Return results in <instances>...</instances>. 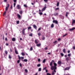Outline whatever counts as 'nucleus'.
<instances>
[{
	"label": "nucleus",
	"mask_w": 75,
	"mask_h": 75,
	"mask_svg": "<svg viewBox=\"0 0 75 75\" xmlns=\"http://www.w3.org/2000/svg\"><path fill=\"white\" fill-rule=\"evenodd\" d=\"M67 52L68 54H69V53H70V50H68Z\"/></svg>",
	"instance_id": "62"
},
{
	"label": "nucleus",
	"mask_w": 75,
	"mask_h": 75,
	"mask_svg": "<svg viewBox=\"0 0 75 75\" xmlns=\"http://www.w3.org/2000/svg\"><path fill=\"white\" fill-rule=\"evenodd\" d=\"M40 66H41V64H39L37 65V67H40Z\"/></svg>",
	"instance_id": "37"
},
{
	"label": "nucleus",
	"mask_w": 75,
	"mask_h": 75,
	"mask_svg": "<svg viewBox=\"0 0 75 75\" xmlns=\"http://www.w3.org/2000/svg\"><path fill=\"white\" fill-rule=\"evenodd\" d=\"M59 2H58L57 3V6L58 7V6H59Z\"/></svg>",
	"instance_id": "21"
},
{
	"label": "nucleus",
	"mask_w": 75,
	"mask_h": 75,
	"mask_svg": "<svg viewBox=\"0 0 75 75\" xmlns=\"http://www.w3.org/2000/svg\"><path fill=\"white\" fill-rule=\"evenodd\" d=\"M38 62H40L41 61V59H38Z\"/></svg>",
	"instance_id": "52"
},
{
	"label": "nucleus",
	"mask_w": 75,
	"mask_h": 75,
	"mask_svg": "<svg viewBox=\"0 0 75 75\" xmlns=\"http://www.w3.org/2000/svg\"><path fill=\"white\" fill-rule=\"evenodd\" d=\"M25 72H28V70L27 69H25Z\"/></svg>",
	"instance_id": "44"
},
{
	"label": "nucleus",
	"mask_w": 75,
	"mask_h": 75,
	"mask_svg": "<svg viewBox=\"0 0 75 75\" xmlns=\"http://www.w3.org/2000/svg\"><path fill=\"white\" fill-rule=\"evenodd\" d=\"M47 8V6H45L42 9V10L41 11L42 12H43V11H45V9Z\"/></svg>",
	"instance_id": "4"
},
{
	"label": "nucleus",
	"mask_w": 75,
	"mask_h": 75,
	"mask_svg": "<svg viewBox=\"0 0 75 75\" xmlns=\"http://www.w3.org/2000/svg\"><path fill=\"white\" fill-rule=\"evenodd\" d=\"M18 58L19 59H20V60H21V61H22L23 62H24V60H23V59H24V58L23 57H20V56L19 55H18Z\"/></svg>",
	"instance_id": "2"
},
{
	"label": "nucleus",
	"mask_w": 75,
	"mask_h": 75,
	"mask_svg": "<svg viewBox=\"0 0 75 75\" xmlns=\"http://www.w3.org/2000/svg\"><path fill=\"white\" fill-rule=\"evenodd\" d=\"M15 52L16 54H18V52H17V50H15Z\"/></svg>",
	"instance_id": "20"
},
{
	"label": "nucleus",
	"mask_w": 75,
	"mask_h": 75,
	"mask_svg": "<svg viewBox=\"0 0 75 75\" xmlns=\"http://www.w3.org/2000/svg\"><path fill=\"white\" fill-rule=\"evenodd\" d=\"M61 18L62 20H64V16H62L61 17Z\"/></svg>",
	"instance_id": "27"
},
{
	"label": "nucleus",
	"mask_w": 75,
	"mask_h": 75,
	"mask_svg": "<svg viewBox=\"0 0 75 75\" xmlns=\"http://www.w3.org/2000/svg\"><path fill=\"white\" fill-rule=\"evenodd\" d=\"M53 62H54V61L53 60H52V61L50 62V69H51V70H54L53 71L54 72H55V73H56V72H57L56 71V70H55L56 69H57V64L56 63L54 62L53 64L54 65V66H52V64H53Z\"/></svg>",
	"instance_id": "1"
},
{
	"label": "nucleus",
	"mask_w": 75,
	"mask_h": 75,
	"mask_svg": "<svg viewBox=\"0 0 75 75\" xmlns=\"http://www.w3.org/2000/svg\"><path fill=\"white\" fill-rule=\"evenodd\" d=\"M68 35V34L66 33L65 34L63 35V37H65V36H66V35Z\"/></svg>",
	"instance_id": "39"
},
{
	"label": "nucleus",
	"mask_w": 75,
	"mask_h": 75,
	"mask_svg": "<svg viewBox=\"0 0 75 75\" xmlns=\"http://www.w3.org/2000/svg\"><path fill=\"white\" fill-rule=\"evenodd\" d=\"M24 7H25V8H27V7H28V6H27V5H26V4H24V5H23Z\"/></svg>",
	"instance_id": "22"
},
{
	"label": "nucleus",
	"mask_w": 75,
	"mask_h": 75,
	"mask_svg": "<svg viewBox=\"0 0 75 75\" xmlns=\"http://www.w3.org/2000/svg\"><path fill=\"white\" fill-rule=\"evenodd\" d=\"M57 40L58 41H61V38H59L57 39Z\"/></svg>",
	"instance_id": "56"
},
{
	"label": "nucleus",
	"mask_w": 75,
	"mask_h": 75,
	"mask_svg": "<svg viewBox=\"0 0 75 75\" xmlns=\"http://www.w3.org/2000/svg\"><path fill=\"white\" fill-rule=\"evenodd\" d=\"M33 27L35 28V30H37V26H36L35 25H33Z\"/></svg>",
	"instance_id": "11"
},
{
	"label": "nucleus",
	"mask_w": 75,
	"mask_h": 75,
	"mask_svg": "<svg viewBox=\"0 0 75 75\" xmlns=\"http://www.w3.org/2000/svg\"><path fill=\"white\" fill-rule=\"evenodd\" d=\"M66 60L67 62H68V61H69V57H68L66 58Z\"/></svg>",
	"instance_id": "7"
},
{
	"label": "nucleus",
	"mask_w": 75,
	"mask_h": 75,
	"mask_svg": "<svg viewBox=\"0 0 75 75\" xmlns=\"http://www.w3.org/2000/svg\"><path fill=\"white\" fill-rule=\"evenodd\" d=\"M52 23H55L56 24H58V22L56 20H54L53 21Z\"/></svg>",
	"instance_id": "3"
},
{
	"label": "nucleus",
	"mask_w": 75,
	"mask_h": 75,
	"mask_svg": "<svg viewBox=\"0 0 75 75\" xmlns=\"http://www.w3.org/2000/svg\"><path fill=\"white\" fill-rule=\"evenodd\" d=\"M17 16L18 17V18H19V19H21V16H20V15L19 14H17Z\"/></svg>",
	"instance_id": "10"
},
{
	"label": "nucleus",
	"mask_w": 75,
	"mask_h": 75,
	"mask_svg": "<svg viewBox=\"0 0 75 75\" xmlns=\"http://www.w3.org/2000/svg\"><path fill=\"white\" fill-rule=\"evenodd\" d=\"M39 14L40 15H42V12H39Z\"/></svg>",
	"instance_id": "43"
},
{
	"label": "nucleus",
	"mask_w": 75,
	"mask_h": 75,
	"mask_svg": "<svg viewBox=\"0 0 75 75\" xmlns=\"http://www.w3.org/2000/svg\"><path fill=\"white\" fill-rule=\"evenodd\" d=\"M17 24H19V21H18L16 22Z\"/></svg>",
	"instance_id": "53"
},
{
	"label": "nucleus",
	"mask_w": 75,
	"mask_h": 75,
	"mask_svg": "<svg viewBox=\"0 0 75 75\" xmlns=\"http://www.w3.org/2000/svg\"><path fill=\"white\" fill-rule=\"evenodd\" d=\"M69 14V12H66L65 15L66 17H68V15Z\"/></svg>",
	"instance_id": "12"
},
{
	"label": "nucleus",
	"mask_w": 75,
	"mask_h": 75,
	"mask_svg": "<svg viewBox=\"0 0 75 75\" xmlns=\"http://www.w3.org/2000/svg\"><path fill=\"white\" fill-rule=\"evenodd\" d=\"M65 50L66 49L65 48H64V49H63V51L64 53H65Z\"/></svg>",
	"instance_id": "26"
},
{
	"label": "nucleus",
	"mask_w": 75,
	"mask_h": 75,
	"mask_svg": "<svg viewBox=\"0 0 75 75\" xmlns=\"http://www.w3.org/2000/svg\"><path fill=\"white\" fill-rule=\"evenodd\" d=\"M46 3H47L48 1V0H43Z\"/></svg>",
	"instance_id": "46"
},
{
	"label": "nucleus",
	"mask_w": 75,
	"mask_h": 75,
	"mask_svg": "<svg viewBox=\"0 0 75 75\" xmlns=\"http://www.w3.org/2000/svg\"><path fill=\"white\" fill-rule=\"evenodd\" d=\"M6 46H8V43H6Z\"/></svg>",
	"instance_id": "63"
},
{
	"label": "nucleus",
	"mask_w": 75,
	"mask_h": 75,
	"mask_svg": "<svg viewBox=\"0 0 75 75\" xmlns=\"http://www.w3.org/2000/svg\"><path fill=\"white\" fill-rule=\"evenodd\" d=\"M21 55H22L23 56H24V55H25V54L24 53L22 52L21 53Z\"/></svg>",
	"instance_id": "36"
},
{
	"label": "nucleus",
	"mask_w": 75,
	"mask_h": 75,
	"mask_svg": "<svg viewBox=\"0 0 75 75\" xmlns=\"http://www.w3.org/2000/svg\"><path fill=\"white\" fill-rule=\"evenodd\" d=\"M28 30H30V29H31V26H29V27H28Z\"/></svg>",
	"instance_id": "29"
},
{
	"label": "nucleus",
	"mask_w": 75,
	"mask_h": 75,
	"mask_svg": "<svg viewBox=\"0 0 75 75\" xmlns=\"http://www.w3.org/2000/svg\"><path fill=\"white\" fill-rule=\"evenodd\" d=\"M52 75H55V73H54V72H52Z\"/></svg>",
	"instance_id": "51"
},
{
	"label": "nucleus",
	"mask_w": 75,
	"mask_h": 75,
	"mask_svg": "<svg viewBox=\"0 0 75 75\" xmlns=\"http://www.w3.org/2000/svg\"><path fill=\"white\" fill-rule=\"evenodd\" d=\"M61 55L62 57H63L64 56V54L62 53H61L60 54Z\"/></svg>",
	"instance_id": "40"
},
{
	"label": "nucleus",
	"mask_w": 75,
	"mask_h": 75,
	"mask_svg": "<svg viewBox=\"0 0 75 75\" xmlns=\"http://www.w3.org/2000/svg\"><path fill=\"white\" fill-rule=\"evenodd\" d=\"M54 27V25L53 24H52L51 26V28H53Z\"/></svg>",
	"instance_id": "19"
},
{
	"label": "nucleus",
	"mask_w": 75,
	"mask_h": 75,
	"mask_svg": "<svg viewBox=\"0 0 75 75\" xmlns=\"http://www.w3.org/2000/svg\"><path fill=\"white\" fill-rule=\"evenodd\" d=\"M6 11H5L4 12V13H3L4 16H5V15L6 14Z\"/></svg>",
	"instance_id": "42"
},
{
	"label": "nucleus",
	"mask_w": 75,
	"mask_h": 75,
	"mask_svg": "<svg viewBox=\"0 0 75 75\" xmlns=\"http://www.w3.org/2000/svg\"><path fill=\"white\" fill-rule=\"evenodd\" d=\"M41 71V68H39L38 69V71Z\"/></svg>",
	"instance_id": "38"
},
{
	"label": "nucleus",
	"mask_w": 75,
	"mask_h": 75,
	"mask_svg": "<svg viewBox=\"0 0 75 75\" xmlns=\"http://www.w3.org/2000/svg\"><path fill=\"white\" fill-rule=\"evenodd\" d=\"M6 7H7V8H8V7H9V4H7V6Z\"/></svg>",
	"instance_id": "60"
},
{
	"label": "nucleus",
	"mask_w": 75,
	"mask_h": 75,
	"mask_svg": "<svg viewBox=\"0 0 75 75\" xmlns=\"http://www.w3.org/2000/svg\"><path fill=\"white\" fill-rule=\"evenodd\" d=\"M72 49L73 50H75V46H73L72 47Z\"/></svg>",
	"instance_id": "57"
},
{
	"label": "nucleus",
	"mask_w": 75,
	"mask_h": 75,
	"mask_svg": "<svg viewBox=\"0 0 75 75\" xmlns=\"http://www.w3.org/2000/svg\"><path fill=\"white\" fill-rule=\"evenodd\" d=\"M38 36H40V35H41V33H39L38 34Z\"/></svg>",
	"instance_id": "58"
},
{
	"label": "nucleus",
	"mask_w": 75,
	"mask_h": 75,
	"mask_svg": "<svg viewBox=\"0 0 75 75\" xmlns=\"http://www.w3.org/2000/svg\"><path fill=\"white\" fill-rule=\"evenodd\" d=\"M30 51H33V47H31L30 49Z\"/></svg>",
	"instance_id": "34"
},
{
	"label": "nucleus",
	"mask_w": 75,
	"mask_h": 75,
	"mask_svg": "<svg viewBox=\"0 0 75 75\" xmlns=\"http://www.w3.org/2000/svg\"><path fill=\"white\" fill-rule=\"evenodd\" d=\"M48 49V47H46L45 48V50H47Z\"/></svg>",
	"instance_id": "59"
},
{
	"label": "nucleus",
	"mask_w": 75,
	"mask_h": 75,
	"mask_svg": "<svg viewBox=\"0 0 75 75\" xmlns=\"http://www.w3.org/2000/svg\"><path fill=\"white\" fill-rule=\"evenodd\" d=\"M43 38H42V40H44L45 39V37H44V36H42Z\"/></svg>",
	"instance_id": "30"
},
{
	"label": "nucleus",
	"mask_w": 75,
	"mask_h": 75,
	"mask_svg": "<svg viewBox=\"0 0 75 75\" xmlns=\"http://www.w3.org/2000/svg\"><path fill=\"white\" fill-rule=\"evenodd\" d=\"M29 36H30V37H32L33 36V34L32 33H30L29 34Z\"/></svg>",
	"instance_id": "48"
},
{
	"label": "nucleus",
	"mask_w": 75,
	"mask_h": 75,
	"mask_svg": "<svg viewBox=\"0 0 75 75\" xmlns=\"http://www.w3.org/2000/svg\"><path fill=\"white\" fill-rule=\"evenodd\" d=\"M35 44H38V40H35Z\"/></svg>",
	"instance_id": "17"
},
{
	"label": "nucleus",
	"mask_w": 75,
	"mask_h": 75,
	"mask_svg": "<svg viewBox=\"0 0 75 75\" xmlns=\"http://www.w3.org/2000/svg\"><path fill=\"white\" fill-rule=\"evenodd\" d=\"M5 52L6 55H7V54H8V52H7V51H5Z\"/></svg>",
	"instance_id": "35"
},
{
	"label": "nucleus",
	"mask_w": 75,
	"mask_h": 75,
	"mask_svg": "<svg viewBox=\"0 0 75 75\" xmlns=\"http://www.w3.org/2000/svg\"><path fill=\"white\" fill-rule=\"evenodd\" d=\"M14 3H16L17 2V0H13Z\"/></svg>",
	"instance_id": "50"
},
{
	"label": "nucleus",
	"mask_w": 75,
	"mask_h": 75,
	"mask_svg": "<svg viewBox=\"0 0 75 75\" xmlns=\"http://www.w3.org/2000/svg\"><path fill=\"white\" fill-rule=\"evenodd\" d=\"M41 28H39L38 29V30L37 31L38 32V31H40V30H41Z\"/></svg>",
	"instance_id": "41"
},
{
	"label": "nucleus",
	"mask_w": 75,
	"mask_h": 75,
	"mask_svg": "<svg viewBox=\"0 0 75 75\" xmlns=\"http://www.w3.org/2000/svg\"><path fill=\"white\" fill-rule=\"evenodd\" d=\"M16 7L17 9H20V8H21V7H20L19 5H18Z\"/></svg>",
	"instance_id": "6"
},
{
	"label": "nucleus",
	"mask_w": 75,
	"mask_h": 75,
	"mask_svg": "<svg viewBox=\"0 0 75 75\" xmlns=\"http://www.w3.org/2000/svg\"><path fill=\"white\" fill-rule=\"evenodd\" d=\"M8 57H9V58H10V59H11V56L10 54L8 55Z\"/></svg>",
	"instance_id": "32"
},
{
	"label": "nucleus",
	"mask_w": 75,
	"mask_h": 75,
	"mask_svg": "<svg viewBox=\"0 0 75 75\" xmlns=\"http://www.w3.org/2000/svg\"><path fill=\"white\" fill-rule=\"evenodd\" d=\"M25 31H22V34L23 35H25Z\"/></svg>",
	"instance_id": "14"
},
{
	"label": "nucleus",
	"mask_w": 75,
	"mask_h": 75,
	"mask_svg": "<svg viewBox=\"0 0 75 75\" xmlns=\"http://www.w3.org/2000/svg\"><path fill=\"white\" fill-rule=\"evenodd\" d=\"M25 28H23V29L22 31H25Z\"/></svg>",
	"instance_id": "54"
},
{
	"label": "nucleus",
	"mask_w": 75,
	"mask_h": 75,
	"mask_svg": "<svg viewBox=\"0 0 75 75\" xmlns=\"http://www.w3.org/2000/svg\"><path fill=\"white\" fill-rule=\"evenodd\" d=\"M16 3H14L13 4V7H15V6H16Z\"/></svg>",
	"instance_id": "49"
},
{
	"label": "nucleus",
	"mask_w": 75,
	"mask_h": 75,
	"mask_svg": "<svg viewBox=\"0 0 75 75\" xmlns=\"http://www.w3.org/2000/svg\"><path fill=\"white\" fill-rule=\"evenodd\" d=\"M69 68H70V67H67L64 70L65 71H67V70H69Z\"/></svg>",
	"instance_id": "9"
},
{
	"label": "nucleus",
	"mask_w": 75,
	"mask_h": 75,
	"mask_svg": "<svg viewBox=\"0 0 75 75\" xmlns=\"http://www.w3.org/2000/svg\"><path fill=\"white\" fill-rule=\"evenodd\" d=\"M19 13L21 14V15H22V14H23V11H21L19 12Z\"/></svg>",
	"instance_id": "23"
},
{
	"label": "nucleus",
	"mask_w": 75,
	"mask_h": 75,
	"mask_svg": "<svg viewBox=\"0 0 75 75\" xmlns=\"http://www.w3.org/2000/svg\"><path fill=\"white\" fill-rule=\"evenodd\" d=\"M20 60L19 59L17 61V63H18V64L19 63H20Z\"/></svg>",
	"instance_id": "31"
},
{
	"label": "nucleus",
	"mask_w": 75,
	"mask_h": 75,
	"mask_svg": "<svg viewBox=\"0 0 75 75\" xmlns=\"http://www.w3.org/2000/svg\"><path fill=\"white\" fill-rule=\"evenodd\" d=\"M12 40L13 41H16V38H12Z\"/></svg>",
	"instance_id": "15"
},
{
	"label": "nucleus",
	"mask_w": 75,
	"mask_h": 75,
	"mask_svg": "<svg viewBox=\"0 0 75 75\" xmlns=\"http://www.w3.org/2000/svg\"><path fill=\"white\" fill-rule=\"evenodd\" d=\"M74 24H75V20H73L72 21V25H74Z\"/></svg>",
	"instance_id": "8"
},
{
	"label": "nucleus",
	"mask_w": 75,
	"mask_h": 75,
	"mask_svg": "<svg viewBox=\"0 0 75 75\" xmlns=\"http://www.w3.org/2000/svg\"><path fill=\"white\" fill-rule=\"evenodd\" d=\"M71 54L69 53L68 54V57H71Z\"/></svg>",
	"instance_id": "33"
},
{
	"label": "nucleus",
	"mask_w": 75,
	"mask_h": 75,
	"mask_svg": "<svg viewBox=\"0 0 75 75\" xmlns=\"http://www.w3.org/2000/svg\"><path fill=\"white\" fill-rule=\"evenodd\" d=\"M47 75H51V74L49 73H47Z\"/></svg>",
	"instance_id": "55"
},
{
	"label": "nucleus",
	"mask_w": 75,
	"mask_h": 75,
	"mask_svg": "<svg viewBox=\"0 0 75 75\" xmlns=\"http://www.w3.org/2000/svg\"><path fill=\"white\" fill-rule=\"evenodd\" d=\"M45 61H46V59H45L42 61L43 63H45Z\"/></svg>",
	"instance_id": "28"
},
{
	"label": "nucleus",
	"mask_w": 75,
	"mask_h": 75,
	"mask_svg": "<svg viewBox=\"0 0 75 75\" xmlns=\"http://www.w3.org/2000/svg\"><path fill=\"white\" fill-rule=\"evenodd\" d=\"M28 61V60L27 59H25L23 60V62H27Z\"/></svg>",
	"instance_id": "25"
},
{
	"label": "nucleus",
	"mask_w": 75,
	"mask_h": 75,
	"mask_svg": "<svg viewBox=\"0 0 75 75\" xmlns=\"http://www.w3.org/2000/svg\"><path fill=\"white\" fill-rule=\"evenodd\" d=\"M62 63V62H61V61H59L58 62V65H60V64H61V63Z\"/></svg>",
	"instance_id": "13"
},
{
	"label": "nucleus",
	"mask_w": 75,
	"mask_h": 75,
	"mask_svg": "<svg viewBox=\"0 0 75 75\" xmlns=\"http://www.w3.org/2000/svg\"><path fill=\"white\" fill-rule=\"evenodd\" d=\"M5 40L7 41V37L5 38Z\"/></svg>",
	"instance_id": "64"
},
{
	"label": "nucleus",
	"mask_w": 75,
	"mask_h": 75,
	"mask_svg": "<svg viewBox=\"0 0 75 75\" xmlns=\"http://www.w3.org/2000/svg\"><path fill=\"white\" fill-rule=\"evenodd\" d=\"M57 42V41H54V42H53V43L55 44V43H56V42Z\"/></svg>",
	"instance_id": "61"
},
{
	"label": "nucleus",
	"mask_w": 75,
	"mask_h": 75,
	"mask_svg": "<svg viewBox=\"0 0 75 75\" xmlns=\"http://www.w3.org/2000/svg\"><path fill=\"white\" fill-rule=\"evenodd\" d=\"M37 47H40V46H41V43L37 44Z\"/></svg>",
	"instance_id": "24"
},
{
	"label": "nucleus",
	"mask_w": 75,
	"mask_h": 75,
	"mask_svg": "<svg viewBox=\"0 0 75 75\" xmlns=\"http://www.w3.org/2000/svg\"><path fill=\"white\" fill-rule=\"evenodd\" d=\"M19 65H20V67H22V64H21V63H20L19 64Z\"/></svg>",
	"instance_id": "47"
},
{
	"label": "nucleus",
	"mask_w": 75,
	"mask_h": 75,
	"mask_svg": "<svg viewBox=\"0 0 75 75\" xmlns=\"http://www.w3.org/2000/svg\"><path fill=\"white\" fill-rule=\"evenodd\" d=\"M54 16H58V13H54Z\"/></svg>",
	"instance_id": "16"
},
{
	"label": "nucleus",
	"mask_w": 75,
	"mask_h": 75,
	"mask_svg": "<svg viewBox=\"0 0 75 75\" xmlns=\"http://www.w3.org/2000/svg\"><path fill=\"white\" fill-rule=\"evenodd\" d=\"M7 10H8V8L7 7H6L5 8V10L6 11H7Z\"/></svg>",
	"instance_id": "45"
},
{
	"label": "nucleus",
	"mask_w": 75,
	"mask_h": 75,
	"mask_svg": "<svg viewBox=\"0 0 75 75\" xmlns=\"http://www.w3.org/2000/svg\"><path fill=\"white\" fill-rule=\"evenodd\" d=\"M54 10H55L56 11H57V10H59V8H55Z\"/></svg>",
	"instance_id": "18"
},
{
	"label": "nucleus",
	"mask_w": 75,
	"mask_h": 75,
	"mask_svg": "<svg viewBox=\"0 0 75 75\" xmlns=\"http://www.w3.org/2000/svg\"><path fill=\"white\" fill-rule=\"evenodd\" d=\"M75 29V28L73 27L71 29L70 28L69 29V31H72L73 30H74Z\"/></svg>",
	"instance_id": "5"
}]
</instances>
